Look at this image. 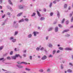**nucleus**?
Masks as SVG:
<instances>
[{
    "mask_svg": "<svg viewBox=\"0 0 73 73\" xmlns=\"http://www.w3.org/2000/svg\"><path fill=\"white\" fill-rule=\"evenodd\" d=\"M73 21V16L72 17L71 20V22H72Z\"/></svg>",
    "mask_w": 73,
    "mask_h": 73,
    "instance_id": "nucleus-43",
    "label": "nucleus"
},
{
    "mask_svg": "<svg viewBox=\"0 0 73 73\" xmlns=\"http://www.w3.org/2000/svg\"><path fill=\"white\" fill-rule=\"evenodd\" d=\"M72 16V14H70V17H71Z\"/></svg>",
    "mask_w": 73,
    "mask_h": 73,
    "instance_id": "nucleus-53",
    "label": "nucleus"
},
{
    "mask_svg": "<svg viewBox=\"0 0 73 73\" xmlns=\"http://www.w3.org/2000/svg\"><path fill=\"white\" fill-rule=\"evenodd\" d=\"M53 3L54 4H56V0H55L53 1Z\"/></svg>",
    "mask_w": 73,
    "mask_h": 73,
    "instance_id": "nucleus-36",
    "label": "nucleus"
},
{
    "mask_svg": "<svg viewBox=\"0 0 73 73\" xmlns=\"http://www.w3.org/2000/svg\"><path fill=\"white\" fill-rule=\"evenodd\" d=\"M18 56H19V54H15V56H12L11 58L12 59H13L14 60H16V58L18 57Z\"/></svg>",
    "mask_w": 73,
    "mask_h": 73,
    "instance_id": "nucleus-1",
    "label": "nucleus"
},
{
    "mask_svg": "<svg viewBox=\"0 0 73 73\" xmlns=\"http://www.w3.org/2000/svg\"><path fill=\"white\" fill-rule=\"evenodd\" d=\"M67 72L69 73H71L72 72V71L70 69H69L67 70Z\"/></svg>",
    "mask_w": 73,
    "mask_h": 73,
    "instance_id": "nucleus-8",
    "label": "nucleus"
},
{
    "mask_svg": "<svg viewBox=\"0 0 73 73\" xmlns=\"http://www.w3.org/2000/svg\"><path fill=\"white\" fill-rule=\"evenodd\" d=\"M48 57H53V56L51 54H50Z\"/></svg>",
    "mask_w": 73,
    "mask_h": 73,
    "instance_id": "nucleus-32",
    "label": "nucleus"
},
{
    "mask_svg": "<svg viewBox=\"0 0 73 73\" xmlns=\"http://www.w3.org/2000/svg\"><path fill=\"white\" fill-rule=\"evenodd\" d=\"M63 68V66H61V69H62V68Z\"/></svg>",
    "mask_w": 73,
    "mask_h": 73,
    "instance_id": "nucleus-62",
    "label": "nucleus"
},
{
    "mask_svg": "<svg viewBox=\"0 0 73 73\" xmlns=\"http://www.w3.org/2000/svg\"><path fill=\"white\" fill-rule=\"evenodd\" d=\"M23 21H24V19H22L19 21V23H21V22H23Z\"/></svg>",
    "mask_w": 73,
    "mask_h": 73,
    "instance_id": "nucleus-13",
    "label": "nucleus"
},
{
    "mask_svg": "<svg viewBox=\"0 0 73 73\" xmlns=\"http://www.w3.org/2000/svg\"><path fill=\"white\" fill-rule=\"evenodd\" d=\"M69 29L65 30L63 31L62 33H65V32H69Z\"/></svg>",
    "mask_w": 73,
    "mask_h": 73,
    "instance_id": "nucleus-4",
    "label": "nucleus"
},
{
    "mask_svg": "<svg viewBox=\"0 0 73 73\" xmlns=\"http://www.w3.org/2000/svg\"><path fill=\"white\" fill-rule=\"evenodd\" d=\"M5 16V14L4 15L2 16V18H4Z\"/></svg>",
    "mask_w": 73,
    "mask_h": 73,
    "instance_id": "nucleus-42",
    "label": "nucleus"
},
{
    "mask_svg": "<svg viewBox=\"0 0 73 73\" xmlns=\"http://www.w3.org/2000/svg\"><path fill=\"white\" fill-rule=\"evenodd\" d=\"M47 58V57H46V56L44 55L42 57L41 59L42 60H44L46 59Z\"/></svg>",
    "mask_w": 73,
    "mask_h": 73,
    "instance_id": "nucleus-2",
    "label": "nucleus"
},
{
    "mask_svg": "<svg viewBox=\"0 0 73 73\" xmlns=\"http://www.w3.org/2000/svg\"><path fill=\"white\" fill-rule=\"evenodd\" d=\"M37 12L38 16H39V17H41V15L40 14V13H39V12H38V11H37Z\"/></svg>",
    "mask_w": 73,
    "mask_h": 73,
    "instance_id": "nucleus-9",
    "label": "nucleus"
},
{
    "mask_svg": "<svg viewBox=\"0 0 73 73\" xmlns=\"http://www.w3.org/2000/svg\"><path fill=\"white\" fill-rule=\"evenodd\" d=\"M31 36H32V35H31V34L29 35V38H30V37H31Z\"/></svg>",
    "mask_w": 73,
    "mask_h": 73,
    "instance_id": "nucleus-33",
    "label": "nucleus"
},
{
    "mask_svg": "<svg viewBox=\"0 0 73 73\" xmlns=\"http://www.w3.org/2000/svg\"><path fill=\"white\" fill-rule=\"evenodd\" d=\"M7 15H11V14L10 13H7Z\"/></svg>",
    "mask_w": 73,
    "mask_h": 73,
    "instance_id": "nucleus-39",
    "label": "nucleus"
},
{
    "mask_svg": "<svg viewBox=\"0 0 73 73\" xmlns=\"http://www.w3.org/2000/svg\"><path fill=\"white\" fill-rule=\"evenodd\" d=\"M2 6H0V9H2Z\"/></svg>",
    "mask_w": 73,
    "mask_h": 73,
    "instance_id": "nucleus-56",
    "label": "nucleus"
},
{
    "mask_svg": "<svg viewBox=\"0 0 73 73\" xmlns=\"http://www.w3.org/2000/svg\"><path fill=\"white\" fill-rule=\"evenodd\" d=\"M69 64L70 65H71V66H73V64L71 63H69Z\"/></svg>",
    "mask_w": 73,
    "mask_h": 73,
    "instance_id": "nucleus-40",
    "label": "nucleus"
},
{
    "mask_svg": "<svg viewBox=\"0 0 73 73\" xmlns=\"http://www.w3.org/2000/svg\"><path fill=\"white\" fill-rule=\"evenodd\" d=\"M23 52L24 53H26V52H27V51H26V50H24Z\"/></svg>",
    "mask_w": 73,
    "mask_h": 73,
    "instance_id": "nucleus-59",
    "label": "nucleus"
},
{
    "mask_svg": "<svg viewBox=\"0 0 73 73\" xmlns=\"http://www.w3.org/2000/svg\"><path fill=\"white\" fill-rule=\"evenodd\" d=\"M55 53H56V50H54L53 51V54H54Z\"/></svg>",
    "mask_w": 73,
    "mask_h": 73,
    "instance_id": "nucleus-37",
    "label": "nucleus"
},
{
    "mask_svg": "<svg viewBox=\"0 0 73 73\" xmlns=\"http://www.w3.org/2000/svg\"><path fill=\"white\" fill-rule=\"evenodd\" d=\"M55 32H57V31H58V27H56L55 29Z\"/></svg>",
    "mask_w": 73,
    "mask_h": 73,
    "instance_id": "nucleus-12",
    "label": "nucleus"
},
{
    "mask_svg": "<svg viewBox=\"0 0 73 73\" xmlns=\"http://www.w3.org/2000/svg\"><path fill=\"white\" fill-rule=\"evenodd\" d=\"M64 21H65V19H63V20L62 21V23H64Z\"/></svg>",
    "mask_w": 73,
    "mask_h": 73,
    "instance_id": "nucleus-31",
    "label": "nucleus"
},
{
    "mask_svg": "<svg viewBox=\"0 0 73 73\" xmlns=\"http://www.w3.org/2000/svg\"><path fill=\"white\" fill-rule=\"evenodd\" d=\"M22 13H20L19 14L17 15V16H20V15H21V14H22Z\"/></svg>",
    "mask_w": 73,
    "mask_h": 73,
    "instance_id": "nucleus-15",
    "label": "nucleus"
},
{
    "mask_svg": "<svg viewBox=\"0 0 73 73\" xmlns=\"http://www.w3.org/2000/svg\"><path fill=\"white\" fill-rule=\"evenodd\" d=\"M72 48H65V50H72Z\"/></svg>",
    "mask_w": 73,
    "mask_h": 73,
    "instance_id": "nucleus-5",
    "label": "nucleus"
},
{
    "mask_svg": "<svg viewBox=\"0 0 73 73\" xmlns=\"http://www.w3.org/2000/svg\"><path fill=\"white\" fill-rule=\"evenodd\" d=\"M7 60H11V58L10 57L8 56L7 57Z\"/></svg>",
    "mask_w": 73,
    "mask_h": 73,
    "instance_id": "nucleus-24",
    "label": "nucleus"
},
{
    "mask_svg": "<svg viewBox=\"0 0 73 73\" xmlns=\"http://www.w3.org/2000/svg\"><path fill=\"white\" fill-rule=\"evenodd\" d=\"M25 70H28L29 71V70H30V69H29L27 68H26Z\"/></svg>",
    "mask_w": 73,
    "mask_h": 73,
    "instance_id": "nucleus-29",
    "label": "nucleus"
},
{
    "mask_svg": "<svg viewBox=\"0 0 73 73\" xmlns=\"http://www.w3.org/2000/svg\"><path fill=\"white\" fill-rule=\"evenodd\" d=\"M70 35L69 34H67L66 35H65V36L66 37H69V36H70Z\"/></svg>",
    "mask_w": 73,
    "mask_h": 73,
    "instance_id": "nucleus-22",
    "label": "nucleus"
},
{
    "mask_svg": "<svg viewBox=\"0 0 73 73\" xmlns=\"http://www.w3.org/2000/svg\"><path fill=\"white\" fill-rule=\"evenodd\" d=\"M59 49H60V50H63V48L60 47H59Z\"/></svg>",
    "mask_w": 73,
    "mask_h": 73,
    "instance_id": "nucleus-16",
    "label": "nucleus"
},
{
    "mask_svg": "<svg viewBox=\"0 0 73 73\" xmlns=\"http://www.w3.org/2000/svg\"><path fill=\"white\" fill-rule=\"evenodd\" d=\"M13 37H11L10 38L11 40H12V39H13Z\"/></svg>",
    "mask_w": 73,
    "mask_h": 73,
    "instance_id": "nucleus-52",
    "label": "nucleus"
},
{
    "mask_svg": "<svg viewBox=\"0 0 73 73\" xmlns=\"http://www.w3.org/2000/svg\"><path fill=\"white\" fill-rule=\"evenodd\" d=\"M2 1H2V0H0V3H2Z\"/></svg>",
    "mask_w": 73,
    "mask_h": 73,
    "instance_id": "nucleus-58",
    "label": "nucleus"
},
{
    "mask_svg": "<svg viewBox=\"0 0 73 73\" xmlns=\"http://www.w3.org/2000/svg\"><path fill=\"white\" fill-rule=\"evenodd\" d=\"M36 15V13H33V14L31 15V16H34Z\"/></svg>",
    "mask_w": 73,
    "mask_h": 73,
    "instance_id": "nucleus-25",
    "label": "nucleus"
},
{
    "mask_svg": "<svg viewBox=\"0 0 73 73\" xmlns=\"http://www.w3.org/2000/svg\"><path fill=\"white\" fill-rule=\"evenodd\" d=\"M43 70L42 69H41L39 70V72H42L43 71Z\"/></svg>",
    "mask_w": 73,
    "mask_h": 73,
    "instance_id": "nucleus-21",
    "label": "nucleus"
},
{
    "mask_svg": "<svg viewBox=\"0 0 73 73\" xmlns=\"http://www.w3.org/2000/svg\"><path fill=\"white\" fill-rule=\"evenodd\" d=\"M13 51H11L10 52V55H12L13 54Z\"/></svg>",
    "mask_w": 73,
    "mask_h": 73,
    "instance_id": "nucleus-19",
    "label": "nucleus"
},
{
    "mask_svg": "<svg viewBox=\"0 0 73 73\" xmlns=\"http://www.w3.org/2000/svg\"><path fill=\"white\" fill-rule=\"evenodd\" d=\"M17 33H18V32L16 31L15 33V34L14 35V36H16V35L17 34Z\"/></svg>",
    "mask_w": 73,
    "mask_h": 73,
    "instance_id": "nucleus-26",
    "label": "nucleus"
},
{
    "mask_svg": "<svg viewBox=\"0 0 73 73\" xmlns=\"http://www.w3.org/2000/svg\"><path fill=\"white\" fill-rule=\"evenodd\" d=\"M58 26L60 28H62V25H61V24H59L58 25Z\"/></svg>",
    "mask_w": 73,
    "mask_h": 73,
    "instance_id": "nucleus-27",
    "label": "nucleus"
},
{
    "mask_svg": "<svg viewBox=\"0 0 73 73\" xmlns=\"http://www.w3.org/2000/svg\"><path fill=\"white\" fill-rule=\"evenodd\" d=\"M67 4H65L64 6V8H66L67 7Z\"/></svg>",
    "mask_w": 73,
    "mask_h": 73,
    "instance_id": "nucleus-14",
    "label": "nucleus"
},
{
    "mask_svg": "<svg viewBox=\"0 0 73 73\" xmlns=\"http://www.w3.org/2000/svg\"><path fill=\"white\" fill-rule=\"evenodd\" d=\"M15 23H16V22L15 21L14 22V24H15Z\"/></svg>",
    "mask_w": 73,
    "mask_h": 73,
    "instance_id": "nucleus-63",
    "label": "nucleus"
},
{
    "mask_svg": "<svg viewBox=\"0 0 73 73\" xmlns=\"http://www.w3.org/2000/svg\"><path fill=\"white\" fill-rule=\"evenodd\" d=\"M72 58L73 59V55H72Z\"/></svg>",
    "mask_w": 73,
    "mask_h": 73,
    "instance_id": "nucleus-64",
    "label": "nucleus"
},
{
    "mask_svg": "<svg viewBox=\"0 0 73 73\" xmlns=\"http://www.w3.org/2000/svg\"><path fill=\"white\" fill-rule=\"evenodd\" d=\"M19 8L20 9H23L24 8L23 7H21V6H20L19 7Z\"/></svg>",
    "mask_w": 73,
    "mask_h": 73,
    "instance_id": "nucleus-17",
    "label": "nucleus"
},
{
    "mask_svg": "<svg viewBox=\"0 0 73 73\" xmlns=\"http://www.w3.org/2000/svg\"><path fill=\"white\" fill-rule=\"evenodd\" d=\"M71 9V7L69 6L68 7V10H70Z\"/></svg>",
    "mask_w": 73,
    "mask_h": 73,
    "instance_id": "nucleus-44",
    "label": "nucleus"
},
{
    "mask_svg": "<svg viewBox=\"0 0 73 73\" xmlns=\"http://www.w3.org/2000/svg\"><path fill=\"white\" fill-rule=\"evenodd\" d=\"M17 66L18 68H23V66L21 65H17Z\"/></svg>",
    "mask_w": 73,
    "mask_h": 73,
    "instance_id": "nucleus-6",
    "label": "nucleus"
},
{
    "mask_svg": "<svg viewBox=\"0 0 73 73\" xmlns=\"http://www.w3.org/2000/svg\"><path fill=\"white\" fill-rule=\"evenodd\" d=\"M57 15L58 16H60V13H59V12H58Z\"/></svg>",
    "mask_w": 73,
    "mask_h": 73,
    "instance_id": "nucleus-45",
    "label": "nucleus"
},
{
    "mask_svg": "<svg viewBox=\"0 0 73 73\" xmlns=\"http://www.w3.org/2000/svg\"><path fill=\"white\" fill-rule=\"evenodd\" d=\"M23 56L24 57H26V55H25V54H24L23 55Z\"/></svg>",
    "mask_w": 73,
    "mask_h": 73,
    "instance_id": "nucleus-55",
    "label": "nucleus"
},
{
    "mask_svg": "<svg viewBox=\"0 0 73 73\" xmlns=\"http://www.w3.org/2000/svg\"><path fill=\"white\" fill-rule=\"evenodd\" d=\"M4 58H0V61H1V60H4Z\"/></svg>",
    "mask_w": 73,
    "mask_h": 73,
    "instance_id": "nucleus-35",
    "label": "nucleus"
},
{
    "mask_svg": "<svg viewBox=\"0 0 73 73\" xmlns=\"http://www.w3.org/2000/svg\"><path fill=\"white\" fill-rule=\"evenodd\" d=\"M33 34H34V36H36V35L37 34H38L39 33L37 32H34L33 33Z\"/></svg>",
    "mask_w": 73,
    "mask_h": 73,
    "instance_id": "nucleus-3",
    "label": "nucleus"
},
{
    "mask_svg": "<svg viewBox=\"0 0 73 73\" xmlns=\"http://www.w3.org/2000/svg\"><path fill=\"white\" fill-rule=\"evenodd\" d=\"M44 12H46V9H44Z\"/></svg>",
    "mask_w": 73,
    "mask_h": 73,
    "instance_id": "nucleus-60",
    "label": "nucleus"
},
{
    "mask_svg": "<svg viewBox=\"0 0 73 73\" xmlns=\"http://www.w3.org/2000/svg\"><path fill=\"white\" fill-rule=\"evenodd\" d=\"M25 20L26 21H28V20H28V19L26 18L25 19Z\"/></svg>",
    "mask_w": 73,
    "mask_h": 73,
    "instance_id": "nucleus-38",
    "label": "nucleus"
},
{
    "mask_svg": "<svg viewBox=\"0 0 73 73\" xmlns=\"http://www.w3.org/2000/svg\"><path fill=\"white\" fill-rule=\"evenodd\" d=\"M53 15V13H50V15H51V16H52Z\"/></svg>",
    "mask_w": 73,
    "mask_h": 73,
    "instance_id": "nucleus-41",
    "label": "nucleus"
},
{
    "mask_svg": "<svg viewBox=\"0 0 73 73\" xmlns=\"http://www.w3.org/2000/svg\"><path fill=\"white\" fill-rule=\"evenodd\" d=\"M15 51H17V48H15Z\"/></svg>",
    "mask_w": 73,
    "mask_h": 73,
    "instance_id": "nucleus-61",
    "label": "nucleus"
},
{
    "mask_svg": "<svg viewBox=\"0 0 73 73\" xmlns=\"http://www.w3.org/2000/svg\"><path fill=\"white\" fill-rule=\"evenodd\" d=\"M3 46L0 47V50H2L3 49Z\"/></svg>",
    "mask_w": 73,
    "mask_h": 73,
    "instance_id": "nucleus-18",
    "label": "nucleus"
},
{
    "mask_svg": "<svg viewBox=\"0 0 73 73\" xmlns=\"http://www.w3.org/2000/svg\"><path fill=\"white\" fill-rule=\"evenodd\" d=\"M48 37L47 36L46 38V40H48Z\"/></svg>",
    "mask_w": 73,
    "mask_h": 73,
    "instance_id": "nucleus-57",
    "label": "nucleus"
},
{
    "mask_svg": "<svg viewBox=\"0 0 73 73\" xmlns=\"http://www.w3.org/2000/svg\"><path fill=\"white\" fill-rule=\"evenodd\" d=\"M36 50H39L40 49V48H38V47H37L36 49Z\"/></svg>",
    "mask_w": 73,
    "mask_h": 73,
    "instance_id": "nucleus-34",
    "label": "nucleus"
},
{
    "mask_svg": "<svg viewBox=\"0 0 73 73\" xmlns=\"http://www.w3.org/2000/svg\"><path fill=\"white\" fill-rule=\"evenodd\" d=\"M19 56L20 57V58H22V57L21 56H20V55H19V56Z\"/></svg>",
    "mask_w": 73,
    "mask_h": 73,
    "instance_id": "nucleus-54",
    "label": "nucleus"
},
{
    "mask_svg": "<svg viewBox=\"0 0 73 73\" xmlns=\"http://www.w3.org/2000/svg\"><path fill=\"white\" fill-rule=\"evenodd\" d=\"M44 50V48L43 47H42L40 49V50Z\"/></svg>",
    "mask_w": 73,
    "mask_h": 73,
    "instance_id": "nucleus-48",
    "label": "nucleus"
},
{
    "mask_svg": "<svg viewBox=\"0 0 73 73\" xmlns=\"http://www.w3.org/2000/svg\"><path fill=\"white\" fill-rule=\"evenodd\" d=\"M52 29H53V28H51L49 29L48 31H52Z\"/></svg>",
    "mask_w": 73,
    "mask_h": 73,
    "instance_id": "nucleus-28",
    "label": "nucleus"
},
{
    "mask_svg": "<svg viewBox=\"0 0 73 73\" xmlns=\"http://www.w3.org/2000/svg\"><path fill=\"white\" fill-rule=\"evenodd\" d=\"M50 70V69L48 68L47 69V72H49V70Z\"/></svg>",
    "mask_w": 73,
    "mask_h": 73,
    "instance_id": "nucleus-51",
    "label": "nucleus"
},
{
    "mask_svg": "<svg viewBox=\"0 0 73 73\" xmlns=\"http://www.w3.org/2000/svg\"><path fill=\"white\" fill-rule=\"evenodd\" d=\"M60 50H58V51H57V53H60Z\"/></svg>",
    "mask_w": 73,
    "mask_h": 73,
    "instance_id": "nucleus-49",
    "label": "nucleus"
},
{
    "mask_svg": "<svg viewBox=\"0 0 73 73\" xmlns=\"http://www.w3.org/2000/svg\"><path fill=\"white\" fill-rule=\"evenodd\" d=\"M16 39H13L12 40V41L13 42H16Z\"/></svg>",
    "mask_w": 73,
    "mask_h": 73,
    "instance_id": "nucleus-23",
    "label": "nucleus"
},
{
    "mask_svg": "<svg viewBox=\"0 0 73 73\" xmlns=\"http://www.w3.org/2000/svg\"><path fill=\"white\" fill-rule=\"evenodd\" d=\"M8 2L10 4H11V5H12V2H11V0H9Z\"/></svg>",
    "mask_w": 73,
    "mask_h": 73,
    "instance_id": "nucleus-10",
    "label": "nucleus"
},
{
    "mask_svg": "<svg viewBox=\"0 0 73 73\" xmlns=\"http://www.w3.org/2000/svg\"><path fill=\"white\" fill-rule=\"evenodd\" d=\"M69 23V21L67 20L66 21V24H68Z\"/></svg>",
    "mask_w": 73,
    "mask_h": 73,
    "instance_id": "nucleus-30",
    "label": "nucleus"
},
{
    "mask_svg": "<svg viewBox=\"0 0 73 73\" xmlns=\"http://www.w3.org/2000/svg\"><path fill=\"white\" fill-rule=\"evenodd\" d=\"M21 64H25V65L28 64V63L24 62H21Z\"/></svg>",
    "mask_w": 73,
    "mask_h": 73,
    "instance_id": "nucleus-7",
    "label": "nucleus"
},
{
    "mask_svg": "<svg viewBox=\"0 0 73 73\" xmlns=\"http://www.w3.org/2000/svg\"><path fill=\"white\" fill-rule=\"evenodd\" d=\"M44 19H45V18H44V17H41L40 19V20L41 21L44 20Z\"/></svg>",
    "mask_w": 73,
    "mask_h": 73,
    "instance_id": "nucleus-11",
    "label": "nucleus"
},
{
    "mask_svg": "<svg viewBox=\"0 0 73 73\" xmlns=\"http://www.w3.org/2000/svg\"><path fill=\"white\" fill-rule=\"evenodd\" d=\"M30 58L31 60H32V57L31 56H30Z\"/></svg>",
    "mask_w": 73,
    "mask_h": 73,
    "instance_id": "nucleus-47",
    "label": "nucleus"
},
{
    "mask_svg": "<svg viewBox=\"0 0 73 73\" xmlns=\"http://www.w3.org/2000/svg\"><path fill=\"white\" fill-rule=\"evenodd\" d=\"M49 46L50 48H52V45L51 44H49Z\"/></svg>",
    "mask_w": 73,
    "mask_h": 73,
    "instance_id": "nucleus-20",
    "label": "nucleus"
},
{
    "mask_svg": "<svg viewBox=\"0 0 73 73\" xmlns=\"http://www.w3.org/2000/svg\"><path fill=\"white\" fill-rule=\"evenodd\" d=\"M17 64H21V63H19V62H17Z\"/></svg>",
    "mask_w": 73,
    "mask_h": 73,
    "instance_id": "nucleus-50",
    "label": "nucleus"
},
{
    "mask_svg": "<svg viewBox=\"0 0 73 73\" xmlns=\"http://www.w3.org/2000/svg\"><path fill=\"white\" fill-rule=\"evenodd\" d=\"M52 3H50V7H51L52 6Z\"/></svg>",
    "mask_w": 73,
    "mask_h": 73,
    "instance_id": "nucleus-46",
    "label": "nucleus"
}]
</instances>
